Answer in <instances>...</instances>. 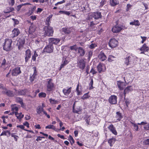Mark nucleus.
I'll use <instances>...</instances> for the list:
<instances>
[{
  "instance_id": "obj_5",
  "label": "nucleus",
  "mask_w": 149,
  "mask_h": 149,
  "mask_svg": "<svg viewBox=\"0 0 149 149\" xmlns=\"http://www.w3.org/2000/svg\"><path fill=\"white\" fill-rule=\"evenodd\" d=\"M47 91L49 92L52 91L54 88V84L52 82V80L51 79H47Z\"/></svg>"
},
{
  "instance_id": "obj_47",
  "label": "nucleus",
  "mask_w": 149,
  "mask_h": 149,
  "mask_svg": "<svg viewBox=\"0 0 149 149\" xmlns=\"http://www.w3.org/2000/svg\"><path fill=\"white\" fill-rule=\"evenodd\" d=\"M38 56V55L37 54L36 51H35L34 52V53L33 55L32 56V60L35 61L36 60V58Z\"/></svg>"
},
{
  "instance_id": "obj_42",
  "label": "nucleus",
  "mask_w": 149,
  "mask_h": 149,
  "mask_svg": "<svg viewBox=\"0 0 149 149\" xmlns=\"http://www.w3.org/2000/svg\"><path fill=\"white\" fill-rule=\"evenodd\" d=\"M130 25H135L136 26H139L140 24L138 20H136L133 22H130Z\"/></svg>"
},
{
  "instance_id": "obj_39",
  "label": "nucleus",
  "mask_w": 149,
  "mask_h": 149,
  "mask_svg": "<svg viewBox=\"0 0 149 149\" xmlns=\"http://www.w3.org/2000/svg\"><path fill=\"white\" fill-rule=\"evenodd\" d=\"M30 4L29 3H24L22 4H20L17 6V11H19L20 10V8L22 7V6H23L26 5H30Z\"/></svg>"
},
{
  "instance_id": "obj_46",
  "label": "nucleus",
  "mask_w": 149,
  "mask_h": 149,
  "mask_svg": "<svg viewBox=\"0 0 149 149\" xmlns=\"http://www.w3.org/2000/svg\"><path fill=\"white\" fill-rule=\"evenodd\" d=\"M78 48L76 45H74L70 46V49L71 50L77 51L78 49Z\"/></svg>"
},
{
  "instance_id": "obj_2",
  "label": "nucleus",
  "mask_w": 149,
  "mask_h": 149,
  "mask_svg": "<svg viewBox=\"0 0 149 149\" xmlns=\"http://www.w3.org/2000/svg\"><path fill=\"white\" fill-rule=\"evenodd\" d=\"M12 40L11 39H7L5 40L3 43V49L6 51H9L12 49L11 44Z\"/></svg>"
},
{
  "instance_id": "obj_1",
  "label": "nucleus",
  "mask_w": 149,
  "mask_h": 149,
  "mask_svg": "<svg viewBox=\"0 0 149 149\" xmlns=\"http://www.w3.org/2000/svg\"><path fill=\"white\" fill-rule=\"evenodd\" d=\"M137 58L131 54H128L124 58V63L126 65H132L136 62Z\"/></svg>"
},
{
  "instance_id": "obj_45",
  "label": "nucleus",
  "mask_w": 149,
  "mask_h": 149,
  "mask_svg": "<svg viewBox=\"0 0 149 149\" xmlns=\"http://www.w3.org/2000/svg\"><path fill=\"white\" fill-rule=\"evenodd\" d=\"M68 140L70 141L71 145L72 146L73 144L74 143V141L72 136L71 135L69 136L68 138Z\"/></svg>"
},
{
  "instance_id": "obj_25",
  "label": "nucleus",
  "mask_w": 149,
  "mask_h": 149,
  "mask_svg": "<svg viewBox=\"0 0 149 149\" xmlns=\"http://www.w3.org/2000/svg\"><path fill=\"white\" fill-rule=\"evenodd\" d=\"M25 43V40L23 37L19 38L17 40V44L20 46H22Z\"/></svg>"
},
{
  "instance_id": "obj_8",
  "label": "nucleus",
  "mask_w": 149,
  "mask_h": 149,
  "mask_svg": "<svg viewBox=\"0 0 149 149\" xmlns=\"http://www.w3.org/2000/svg\"><path fill=\"white\" fill-rule=\"evenodd\" d=\"M54 49L53 45L51 44H49L44 48L43 50V52L50 53L53 52Z\"/></svg>"
},
{
  "instance_id": "obj_62",
  "label": "nucleus",
  "mask_w": 149,
  "mask_h": 149,
  "mask_svg": "<svg viewBox=\"0 0 149 149\" xmlns=\"http://www.w3.org/2000/svg\"><path fill=\"white\" fill-rule=\"evenodd\" d=\"M141 37L142 39L141 41V43H143L146 40V37H143L142 36H141Z\"/></svg>"
},
{
  "instance_id": "obj_26",
  "label": "nucleus",
  "mask_w": 149,
  "mask_h": 149,
  "mask_svg": "<svg viewBox=\"0 0 149 149\" xmlns=\"http://www.w3.org/2000/svg\"><path fill=\"white\" fill-rule=\"evenodd\" d=\"M78 52L81 56H83L84 55L85 53V50L81 47L78 48Z\"/></svg>"
},
{
  "instance_id": "obj_55",
  "label": "nucleus",
  "mask_w": 149,
  "mask_h": 149,
  "mask_svg": "<svg viewBox=\"0 0 149 149\" xmlns=\"http://www.w3.org/2000/svg\"><path fill=\"white\" fill-rule=\"evenodd\" d=\"M97 46V45L95 44H92L89 46V48L91 49H94L95 47Z\"/></svg>"
},
{
  "instance_id": "obj_3",
  "label": "nucleus",
  "mask_w": 149,
  "mask_h": 149,
  "mask_svg": "<svg viewBox=\"0 0 149 149\" xmlns=\"http://www.w3.org/2000/svg\"><path fill=\"white\" fill-rule=\"evenodd\" d=\"M44 35L45 36H52L54 32L52 27L49 26H45L44 28Z\"/></svg>"
},
{
  "instance_id": "obj_38",
  "label": "nucleus",
  "mask_w": 149,
  "mask_h": 149,
  "mask_svg": "<svg viewBox=\"0 0 149 149\" xmlns=\"http://www.w3.org/2000/svg\"><path fill=\"white\" fill-rule=\"evenodd\" d=\"M44 110L43 107H42L41 106H39L38 107L37 109V113L40 114Z\"/></svg>"
},
{
  "instance_id": "obj_23",
  "label": "nucleus",
  "mask_w": 149,
  "mask_h": 149,
  "mask_svg": "<svg viewBox=\"0 0 149 149\" xmlns=\"http://www.w3.org/2000/svg\"><path fill=\"white\" fill-rule=\"evenodd\" d=\"M12 33L13 36V38L17 36L20 33L19 30L17 28H15L12 31Z\"/></svg>"
},
{
  "instance_id": "obj_19",
  "label": "nucleus",
  "mask_w": 149,
  "mask_h": 149,
  "mask_svg": "<svg viewBox=\"0 0 149 149\" xmlns=\"http://www.w3.org/2000/svg\"><path fill=\"white\" fill-rule=\"evenodd\" d=\"M98 58L102 61H104L107 58V56L102 51L100 52L98 56Z\"/></svg>"
},
{
  "instance_id": "obj_29",
  "label": "nucleus",
  "mask_w": 149,
  "mask_h": 149,
  "mask_svg": "<svg viewBox=\"0 0 149 149\" xmlns=\"http://www.w3.org/2000/svg\"><path fill=\"white\" fill-rule=\"evenodd\" d=\"M36 26L34 25H31L29 27V33L30 34H32L35 31Z\"/></svg>"
},
{
  "instance_id": "obj_4",
  "label": "nucleus",
  "mask_w": 149,
  "mask_h": 149,
  "mask_svg": "<svg viewBox=\"0 0 149 149\" xmlns=\"http://www.w3.org/2000/svg\"><path fill=\"white\" fill-rule=\"evenodd\" d=\"M102 15L101 13L99 11H97L96 12L91 13L89 14V19H92V18H94L95 19H97L101 18Z\"/></svg>"
},
{
  "instance_id": "obj_44",
  "label": "nucleus",
  "mask_w": 149,
  "mask_h": 149,
  "mask_svg": "<svg viewBox=\"0 0 149 149\" xmlns=\"http://www.w3.org/2000/svg\"><path fill=\"white\" fill-rule=\"evenodd\" d=\"M11 107L12 111H18V108L15 106V104H12L11 105Z\"/></svg>"
},
{
  "instance_id": "obj_49",
  "label": "nucleus",
  "mask_w": 149,
  "mask_h": 149,
  "mask_svg": "<svg viewBox=\"0 0 149 149\" xmlns=\"http://www.w3.org/2000/svg\"><path fill=\"white\" fill-rule=\"evenodd\" d=\"M59 13H61L62 14H64L68 15H69L70 13L69 11H59Z\"/></svg>"
},
{
  "instance_id": "obj_56",
  "label": "nucleus",
  "mask_w": 149,
  "mask_h": 149,
  "mask_svg": "<svg viewBox=\"0 0 149 149\" xmlns=\"http://www.w3.org/2000/svg\"><path fill=\"white\" fill-rule=\"evenodd\" d=\"M89 97V96H88V93H86L85 94L82 96V99L83 100L85 99L88 98Z\"/></svg>"
},
{
  "instance_id": "obj_16",
  "label": "nucleus",
  "mask_w": 149,
  "mask_h": 149,
  "mask_svg": "<svg viewBox=\"0 0 149 149\" xmlns=\"http://www.w3.org/2000/svg\"><path fill=\"white\" fill-rule=\"evenodd\" d=\"M2 92L3 94L6 95L9 97H13L15 95V93H14L12 91L8 90L6 89H5V90L3 91Z\"/></svg>"
},
{
  "instance_id": "obj_27",
  "label": "nucleus",
  "mask_w": 149,
  "mask_h": 149,
  "mask_svg": "<svg viewBox=\"0 0 149 149\" xmlns=\"http://www.w3.org/2000/svg\"><path fill=\"white\" fill-rule=\"evenodd\" d=\"M34 42L38 47L42 46L43 44V41L40 39L36 40H35Z\"/></svg>"
},
{
  "instance_id": "obj_22",
  "label": "nucleus",
  "mask_w": 149,
  "mask_h": 149,
  "mask_svg": "<svg viewBox=\"0 0 149 149\" xmlns=\"http://www.w3.org/2000/svg\"><path fill=\"white\" fill-rule=\"evenodd\" d=\"M110 130L114 134L116 135L117 134L115 127H114L112 124L110 125L108 127Z\"/></svg>"
},
{
  "instance_id": "obj_34",
  "label": "nucleus",
  "mask_w": 149,
  "mask_h": 149,
  "mask_svg": "<svg viewBox=\"0 0 149 149\" xmlns=\"http://www.w3.org/2000/svg\"><path fill=\"white\" fill-rule=\"evenodd\" d=\"M16 100L17 102L20 103L22 106L24 105V103L22 98L19 97H17L16 98Z\"/></svg>"
},
{
  "instance_id": "obj_48",
  "label": "nucleus",
  "mask_w": 149,
  "mask_h": 149,
  "mask_svg": "<svg viewBox=\"0 0 149 149\" xmlns=\"http://www.w3.org/2000/svg\"><path fill=\"white\" fill-rule=\"evenodd\" d=\"M49 101L52 104H56L58 102L54 99H52V98L49 99Z\"/></svg>"
},
{
  "instance_id": "obj_6",
  "label": "nucleus",
  "mask_w": 149,
  "mask_h": 149,
  "mask_svg": "<svg viewBox=\"0 0 149 149\" xmlns=\"http://www.w3.org/2000/svg\"><path fill=\"white\" fill-rule=\"evenodd\" d=\"M15 90V95L17 96L25 95L28 92L27 90L26 89Z\"/></svg>"
},
{
  "instance_id": "obj_35",
  "label": "nucleus",
  "mask_w": 149,
  "mask_h": 149,
  "mask_svg": "<svg viewBox=\"0 0 149 149\" xmlns=\"http://www.w3.org/2000/svg\"><path fill=\"white\" fill-rule=\"evenodd\" d=\"M53 15H51L49 16L46 19V24L47 25H48L47 26H49L50 22V19L52 18Z\"/></svg>"
},
{
  "instance_id": "obj_32",
  "label": "nucleus",
  "mask_w": 149,
  "mask_h": 149,
  "mask_svg": "<svg viewBox=\"0 0 149 149\" xmlns=\"http://www.w3.org/2000/svg\"><path fill=\"white\" fill-rule=\"evenodd\" d=\"M14 10V8L13 7H8L4 10V12L6 13H8L13 11Z\"/></svg>"
},
{
  "instance_id": "obj_18",
  "label": "nucleus",
  "mask_w": 149,
  "mask_h": 149,
  "mask_svg": "<svg viewBox=\"0 0 149 149\" xmlns=\"http://www.w3.org/2000/svg\"><path fill=\"white\" fill-rule=\"evenodd\" d=\"M68 62L69 61L68 58L63 57L62 59V63L61 65L59 70H61L63 68L67 65Z\"/></svg>"
},
{
  "instance_id": "obj_57",
  "label": "nucleus",
  "mask_w": 149,
  "mask_h": 149,
  "mask_svg": "<svg viewBox=\"0 0 149 149\" xmlns=\"http://www.w3.org/2000/svg\"><path fill=\"white\" fill-rule=\"evenodd\" d=\"M11 136L12 137H13L15 139L16 141H17V139L16 138V137H18V136L15 134L13 133H12L11 134Z\"/></svg>"
},
{
  "instance_id": "obj_11",
  "label": "nucleus",
  "mask_w": 149,
  "mask_h": 149,
  "mask_svg": "<svg viewBox=\"0 0 149 149\" xmlns=\"http://www.w3.org/2000/svg\"><path fill=\"white\" fill-rule=\"evenodd\" d=\"M77 64L79 68L83 70L85 66L86 62L84 61V59H82L78 61Z\"/></svg>"
},
{
  "instance_id": "obj_24",
  "label": "nucleus",
  "mask_w": 149,
  "mask_h": 149,
  "mask_svg": "<svg viewBox=\"0 0 149 149\" xmlns=\"http://www.w3.org/2000/svg\"><path fill=\"white\" fill-rule=\"evenodd\" d=\"M72 88L70 87L68 89H63V92L64 95H65L67 96L70 93L71 91Z\"/></svg>"
},
{
  "instance_id": "obj_41",
  "label": "nucleus",
  "mask_w": 149,
  "mask_h": 149,
  "mask_svg": "<svg viewBox=\"0 0 149 149\" xmlns=\"http://www.w3.org/2000/svg\"><path fill=\"white\" fill-rule=\"evenodd\" d=\"M115 58L116 57L112 55H110L108 57V61L109 62H111L115 61Z\"/></svg>"
},
{
  "instance_id": "obj_54",
  "label": "nucleus",
  "mask_w": 149,
  "mask_h": 149,
  "mask_svg": "<svg viewBox=\"0 0 149 149\" xmlns=\"http://www.w3.org/2000/svg\"><path fill=\"white\" fill-rule=\"evenodd\" d=\"M95 24L94 23L93 21H91L90 22V24H88V25H89L90 26L92 29H94V26Z\"/></svg>"
},
{
  "instance_id": "obj_64",
  "label": "nucleus",
  "mask_w": 149,
  "mask_h": 149,
  "mask_svg": "<svg viewBox=\"0 0 149 149\" xmlns=\"http://www.w3.org/2000/svg\"><path fill=\"white\" fill-rule=\"evenodd\" d=\"M33 68L34 70V73L33 75L34 76H36L37 75L36 68L35 67H34Z\"/></svg>"
},
{
  "instance_id": "obj_52",
  "label": "nucleus",
  "mask_w": 149,
  "mask_h": 149,
  "mask_svg": "<svg viewBox=\"0 0 149 149\" xmlns=\"http://www.w3.org/2000/svg\"><path fill=\"white\" fill-rule=\"evenodd\" d=\"M93 80L92 79H91V81L89 84V86H90V89H92L93 88Z\"/></svg>"
},
{
  "instance_id": "obj_53",
  "label": "nucleus",
  "mask_w": 149,
  "mask_h": 149,
  "mask_svg": "<svg viewBox=\"0 0 149 149\" xmlns=\"http://www.w3.org/2000/svg\"><path fill=\"white\" fill-rule=\"evenodd\" d=\"M8 3L11 6H13L15 3L14 0H8Z\"/></svg>"
},
{
  "instance_id": "obj_30",
  "label": "nucleus",
  "mask_w": 149,
  "mask_h": 149,
  "mask_svg": "<svg viewBox=\"0 0 149 149\" xmlns=\"http://www.w3.org/2000/svg\"><path fill=\"white\" fill-rule=\"evenodd\" d=\"M116 118H117V120L120 121L123 118V116L121 113L118 111L116 112Z\"/></svg>"
},
{
  "instance_id": "obj_36",
  "label": "nucleus",
  "mask_w": 149,
  "mask_h": 149,
  "mask_svg": "<svg viewBox=\"0 0 149 149\" xmlns=\"http://www.w3.org/2000/svg\"><path fill=\"white\" fill-rule=\"evenodd\" d=\"M140 50L141 51H148V47L145 44H144L140 48Z\"/></svg>"
},
{
  "instance_id": "obj_14",
  "label": "nucleus",
  "mask_w": 149,
  "mask_h": 149,
  "mask_svg": "<svg viewBox=\"0 0 149 149\" xmlns=\"http://www.w3.org/2000/svg\"><path fill=\"white\" fill-rule=\"evenodd\" d=\"M123 26H119L116 25L113 26L112 29V31L113 33H117L119 32L123 28Z\"/></svg>"
},
{
  "instance_id": "obj_40",
  "label": "nucleus",
  "mask_w": 149,
  "mask_h": 149,
  "mask_svg": "<svg viewBox=\"0 0 149 149\" xmlns=\"http://www.w3.org/2000/svg\"><path fill=\"white\" fill-rule=\"evenodd\" d=\"M45 128L46 129H52L56 131V130H57L56 128L54 125H51L47 126L45 127Z\"/></svg>"
},
{
  "instance_id": "obj_50",
  "label": "nucleus",
  "mask_w": 149,
  "mask_h": 149,
  "mask_svg": "<svg viewBox=\"0 0 149 149\" xmlns=\"http://www.w3.org/2000/svg\"><path fill=\"white\" fill-rule=\"evenodd\" d=\"M39 97H45L46 96V94L43 92H41L38 94Z\"/></svg>"
},
{
  "instance_id": "obj_28",
  "label": "nucleus",
  "mask_w": 149,
  "mask_h": 149,
  "mask_svg": "<svg viewBox=\"0 0 149 149\" xmlns=\"http://www.w3.org/2000/svg\"><path fill=\"white\" fill-rule=\"evenodd\" d=\"M133 89L132 88L131 86H129L127 87L124 90V94L125 95V94L129 93L130 91H132Z\"/></svg>"
},
{
  "instance_id": "obj_63",
  "label": "nucleus",
  "mask_w": 149,
  "mask_h": 149,
  "mask_svg": "<svg viewBox=\"0 0 149 149\" xmlns=\"http://www.w3.org/2000/svg\"><path fill=\"white\" fill-rule=\"evenodd\" d=\"M35 76L33 75L32 76H30V80L31 82L33 81L34 79Z\"/></svg>"
},
{
  "instance_id": "obj_17",
  "label": "nucleus",
  "mask_w": 149,
  "mask_h": 149,
  "mask_svg": "<svg viewBox=\"0 0 149 149\" xmlns=\"http://www.w3.org/2000/svg\"><path fill=\"white\" fill-rule=\"evenodd\" d=\"M97 70L99 73L104 72L105 70V67L103 64L100 63L97 66Z\"/></svg>"
},
{
  "instance_id": "obj_43",
  "label": "nucleus",
  "mask_w": 149,
  "mask_h": 149,
  "mask_svg": "<svg viewBox=\"0 0 149 149\" xmlns=\"http://www.w3.org/2000/svg\"><path fill=\"white\" fill-rule=\"evenodd\" d=\"M7 134H8L9 135H10V132L8 130H6L0 134V136L3 135L6 136Z\"/></svg>"
},
{
  "instance_id": "obj_33",
  "label": "nucleus",
  "mask_w": 149,
  "mask_h": 149,
  "mask_svg": "<svg viewBox=\"0 0 149 149\" xmlns=\"http://www.w3.org/2000/svg\"><path fill=\"white\" fill-rule=\"evenodd\" d=\"M119 3V2L117 0H110V4L113 6H115Z\"/></svg>"
},
{
  "instance_id": "obj_7",
  "label": "nucleus",
  "mask_w": 149,
  "mask_h": 149,
  "mask_svg": "<svg viewBox=\"0 0 149 149\" xmlns=\"http://www.w3.org/2000/svg\"><path fill=\"white\" fill-rule=\"evenodd\" d=\"M118 45V41L114 38L111 39L109 42V45L111 48L115 47L117 46Z\"/></svg>"
},
{
  "instance_id": "obj_20",
  "label": "nucleus",
  "mask_w": 149,
  "mask_h": 149,
  "mask_svg": "<svg viewBox=\"0 0 149 149\" xmlns=\"http://www.w3.org/2000/svg\"><path fill=\"white\" fill-rule=\"evenodd\" d=\"M82 110V109L81 107H77L75 108L74 104L73 107V111L74 113L79 114Z\"/></svg>"
},
{
  "instance_id": "obj_60",
  "label": "nucleus",
  "mask_w": 149,
  "mask_h": 149,
  "mask_svg": "<svg viewBox=\"0 0 149 149\" xmlns=\"http://www.w3.org/2000/svg\"><path fill=\"white\" fill-rule=\"evenodd\" d=\"M89 56H88V60H90V58L93 55V52L92 51H90L89 52Z\"/></svg>"
},
{
  "instance_id": "obj_59",
  "label": "nucleus",
  "mask_w": 149,
  "mask_h": 149,
  "mask_svg": "<svg viewBox=\"0 0 149 149\" xmlns=\"http://www.w3.org/2000/svg\"><path fill=\"white\" fill-rule=\"evenodd\" d=\"M65 2V0H63L62 1H59V2H58L57 3H55V6H57L58 5V4H62L63 3H64V2Z\"/></svg>"
},
{
  "instance_id": "obj_12",
  "label": "nucleus",
  "mask_w": 149,
  "mask_h": 149,
  "mask_svg": "<svg viewBox=\"0 0 149 149\" xmlns=\"http://www.w3.org/2000/svg\"><path fill=\"white\" fill-rule=\"evenodd\" d=\"M108 102L111 104H116L117 102V96L114 95H111L109 98Z\"/></svg>"
},
{
  "instance_id": "obj_15",
  "label": "nucleus",
  "mask_w": 149,
  "mask_h": 149,
  "mask_svg": "<svg viewBox=\"0 0 149 149\" xmlns=\"http://www.w3.org/2000/svg\"><path fill=\"white\" fill-rule=\"evenodd\" d=\"M21 73L20 68L17 67L13 70L12 74L13 76H16L20 74Z\"/></svg>"
},
{
  "instance_id": "obj_31",
  "label": "nucleus",
  "mask_w": 149,
  "mask_h": 149,
  "mask_svg": "<svg viewBox=\"0 0 149 149\" xmlns=\"http://www.w3.org/2000/svg\"><path fill=\"white\" fill-rule=\"evenodd\" d=\"M15 114L17 118L19 120H21L24 116V115L22 114L21 113H19L18 112H15Z\"/></svg>"
},
{
  "instance_id": "obj_58",
  "label": "nucleus",
  "mask_w": 149,
  "mask_h": 149,
  "mask_svg": "<svg viewBox=\"0 0 149 149\" xmlns=\"http://www.w3.org/2000/svg\"><path fill=\"white\" fill-rule=\"evenodd\" d=\"M132 124L134 126V128L136 131H138V126L136 125L134 123H132Z\"/></svg>"
},
{
  "instance_id": "obj_51",
  "label": "nucleus",
  "mask_w": 149,
  "mask_h": 149,
  "mask_svg": "<svg viewBox=\"0 0 149 149\" xmlns=\"http://www.w3.org/2000/svg\"><path fill=\"white\" fill-rule=\"evenodd\" d=\"M143 143L145 145H149V139H147L144 140Z\"/></svg>"
},
{
  "instance_id": "obj_13",
  "label": "nucleus",
  "mask_w": 149,
  "mask_h": 149,
  "mask_svg": "<svg viewBox=\"0 0 149 149\" xmlns=\"http://www.w3.org/2000/svg\"><path fill=\"white\" fill-rule=\"evenodd\" d=\"M62 31L65 34H69L72 32H73L74 29L72 27H65L62 29Z\"/></svg>"
},
{
  "instance_id": "obj_9",
  "label": "nucleus",
  "mask_w": 149,
  "mask_h": 149,
  "mask_svg": "<svg viewBox=\"0 0 149 149\" xmlns=\"http://www.w3.org/2000/svg\"><path fill=\"white\" fill-rule=\"evenodd\" d=\"M60 41V39L58 38H50L49 39V42L50 44L52 45H58Z\"/></svg>"
},
{
  "instance_id": "obj_61",
  "label": "nucleus",
  "mask_w": 149,
  "mask_h": 149,
  "mask_svg": "<svg viewBox=\"0 0 149 149\" xmlns=\"http://www.w3.org/2000/svg\"><path fill=\"white\" fill-rule=\"evenodd\" d=\"M90 72L92 73L93 74H96L97 72L93 68H92L90 71Z\"/></svg>"
},
{
  "instance_id": "obj_37",
  "label": "nucleus",
  "mask_w": 149,
  "mask_h": 149,
  "mask_svg": "<svg viewBox=\"0 0 149 149\" xmlns=\"http://www.w3.org/2000/svg\"><path fill=\"white\" fill-rule=\"evenodd\" d=\"M116 139L115 138H112L108 141V142L111 146H112L114 143Z\"/></svg>"
},
{
  "instance_id": "obj_21",
  "label": "nucleus",
  "mask_w": 149,
  "mask_h": 149,
  "mask_svg": "<svg viewBox=\"0 0 149 149\" xmlns=\"http://www.w3.org/2000/svg\"><path fill=\"white\" fill-rule=\"evenodd\" d=\"M117 84L118 88L120 90H123L124 87L126 86L124 83L121 81H117Z\"/></svg>"
},
{
  "instance_id": "obj_10",
  "label": "nucleus",
  "mask_w": 149,
  "mask_h": 149,
  "mask_svg": "<svg viewBox=\"0 0 149 149\" xmlns=\"http://www.w3.org/2000/svg\"><path fill=\"white\" fill-rule=\"evenodd\" d=\"M31 52L30 49H27L25 51L24 56L26 62L29 61L31 57Z\"/></svg>"
}]
</instances>
